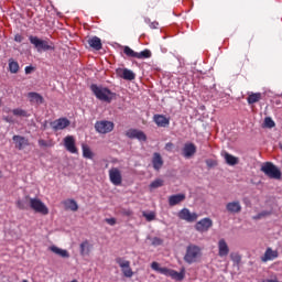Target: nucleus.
I'll return each mask as SVG.
<instances>
[{"mask_svg": "<svg viewBox=\"0 0 282 282\" xmlns=\"http://www.w3.org/2000/svg\"><path fill=\"white\" fill-rule=\"evenodd\" d=\"M39 145L40 147H52V143H50V142L43 140V139H40L39 140Z\"/></svg>", "mask_w": 282, "mask_h": 282, "instance_id": "de8ad7c7", "label": "nucleus"}, {"mask_svg": "<svg viewBox=\"0 0 282 282\" xmlns=\"http://www.w3.org/2000/svg\"><path fill=\"white\" fill-rule=\"evenodd\" d=\"M90 89L95 94L96 98H98V100H102L104 102H109L113 98L111 90H109L108 88L91 85Z\"/></svg>", "mask_w": 282, "mask_h": 282, "instance_id": "20e7f679", "label": "nucleus"}, {"mask_svg": "<svg viewBox=\"0 0 282 282\" xmlns=\"http://www.w3.org/2000/svg\"><path fill=\"white\" fill-rule=\"evenodd\" d=\"M153 120L159 127H169L170 120L164 115H154Z\"/></svg>", "mask_w": 282, "mask_h": 282, "instance_id": "a878e982", "label": "nucleus"}, {"mask_svg": "<svg viewBox=\"0 0 282 282\" xmlns=\"http://www.w3.org/2000/svg\"><path fill=\"white\" fill-rule=\"evenodd\" d=\"M205 163L207 164L208 169H215V166L218 164L217 161L213 159H207Z\"/></svg>", "mask_w": 282, "mask_h": 282, "instance_id": "c03bdc74", "label": "nucleus"}, {"mask_svg": "<svg viewBox=\"0 0 282 282\" xmlns=\"http://www.w3.org/2000/svg\"><path fill=\"white\" fill-rule=\"evenodd\" d=\"M117 76L119 78H123V80H135V73L128 68H117L116 69Z\"/></svg>", "mask_w": 282, "mask_h": 282, "instance_id": "dca6fc26", "label": "nucleus"}, {"mask_svg": "<svg viewBox=\"0 0 282 282\" xmlns=\"http://www.w3.org/2000/svg\"><path fill=\"white\" fill-rule=\"evenodd\" d=\"M51 252H54V254H57L58 257H62V259H69V251L65 249H61L56 246L50 247Z\"/></svg>", "mask_w": 282, "mask_h": 282, "instance_id": "393cba45", "label": "nucleus"}, {"mask_svg": "<svg viewBox=\"0 0 282 282\" xmlns=\"http://www.w3.org/2000/svg\"><path fill=\"white\" fill-rule=\"evenodd\" d=\"M210 228H213V219L210 218H203L195 225V230H197V232H208Z\"/></svg>", "mask_w": 282, "mask_h": 282, "instance_id": "f8f14e48", "label": "nucleus"}, {"mask_svg": "<svg viewBox=\"0 0 282 282\" xmlns=\"http://www.w3.org/2000/svg\"><path fill=\"white\" fill-rule=\"evenodd\" d=\"M130 140H139L140 142H147V134L142 130L130 129L126 133Z\"/></svg>", "mask_w": 282, "mask_h": 282, "instance_id": "4468645a", "label": "nucleus"}, {"mask_svg": "<svg viewBox=\"0 0 282 282\" xmlns=\"http://www.w3.org/2000/svg\"><path fill=\"white\" fill-rule=\"evenodd\" d=\"M109 180L115 186L122 184V172L118 167H111L109 170Z\"/></svg>", "mask_w": 282, "mask_h": 282, "instance_id": "1a4fd4ad", "label": "nucleus"}, {"mask_svg": "<svg viewBox=\"0 0 282 282\" xmlns=\"http://www.w3.org/2000/svg\"><path fill=\"white\" fill-rule=\"evenodd\" d=\"M202 247L195 243H189L186 247L183 260L185 263H188V265H193V263H197L199 259H202Z\"/></svg>", "mask_w": 282, "mask_h": 282, "instance_id": "f257e3e1", "label": "nucleus"}, {"mask_svg": "<svg viewBox=\"0 0 282 282\" xmlns=\"http://www.w3.org/2000/svg\"><path fill=\"white\" fill-rule=\"evenodd\" d=\"M152 164H153L154 171H160V169L164 166V160L162 159V155L160 153L155 152L153 154Z\"/></svg>", "mask_w": 282, "mask_h": 282, "instance_id": "5701e85b", "label": "nucleus"}, {"mask_svg": "<svg viewBox=\"0 0 282 282\" xmlns=\"http://www.w3.org/2000/svg\"><path fill=\"white\" fill-rule=\"evenodd\" d=\"M63 204L66 210H73V213L78 210V203H76L74 199H66Z\"/></svg>", "mask_w": 282, "mask_h": 282, "instance_id": "c85d7f7f", "label": "nucleus"}, {"mask_svg": "<svg viewBox=\"0 0 282 282\" xmlns=\"http://www.w3.org/2000/svg\"><path fill=\"white\" fill-rule=\"evenodd\" d=\"M11 113L17 118H30V113H28V110H24L23 108H14L11 110Z\"/></svg>", "mask_w": 282, "mask_h": 282, "instance_id": "7c9ffc66", "label": "nucleus"}, {"mask_svg": "<svg viewBox=\"0 0 282 282\" xmlns=\"http://www.w3.org/2000/svg\"><path fill=\"white\" fill-rule=\"evenodd\" d=\"M150 28H152L153 30H155V28H158V22H153L150 24Z\"/></svg>", "mask_w": 282, "mask_h": 282, "instance_id": "864d4df0", "label": "nucleus"}, {"mask_svg": "<svg viewBox=\"0 0 282 282\" xmlns=\"http://www.w3.org/2000/svg\"><path fill=\"white\" fill-rule=\"evenodd\" d=\"M17 206L20 210H28V207L30 206V198L26 196L24 200H18Z\"/></svg>", "mask_w": 282, "mask_h": 282, "instance_id": "473e14b6", "label": "nucleus"}, {"mask_svg": "<svg viewBox=\"0 0 282 282\" xmlns=\"http://www.w3.org/2000/svg\"><path fill=\"white\" fill-rule=\"evenodd\" d=\"M88 45L93 47V50H96L97 52L102 50V41H100V37L94 36L88 40Z\"/></svg>", "mask_w": 282, "mask_h": 282, "instance_id": "b1692460", "label": "nucleus"}, {"mask_svg": "<svg viewBox=\"0 0 282 282\" xmlns=\"http://www.w3.org/2000/svg\"><path fill=\"white\" fill-rule=\"evenodd\" d=\"M173 149H175V144H173V142H167L165 144V151L171 152V151H173Z\"/></svg>", "mask_w": 282, "mask_h": 282, "instance_id": "49530a36", "label": "nucleus"}, {"mask_svg": "<svg viewBox=\"0 0 282 282\" xmlns=\"http://www.w3.org/2000/svg\"><path fill=\"white\" fill-rule=\"evenodd\" d=\"M4 122H14L12 117H3Z\"/></svg>", "mask_w": 282, "mask_h": 282, "instance_id": "603ef678", "label": "nucleus"}, {"mask_svg": "<svg viewBox=\"0 0 282 282\" xmlns=\"http://www.w3.org/2000/svg\"><path fill=\"white\" fill-rule=\"evenodd\" d=\"M226 212L229 213V215H239L241 213L242 207H241V200H231L228 202L225 205Z\"/></svg>", "mask_w": 282, "mask_h": 282, "instance_id": "9b49d317", "label": "nucleus"}, {"mask_svg": "<svg viewBox=\"0 0 282 282\" xmlns=\"http://www.w3.org/2000/svg\"><path fill=\"white\" fill-rule=\"evenodd\" d=\"M186 199V194H175L169 197V206H177Z\"/></svg>", "mask_w": 282, "mask_h": 282, "instance_id": "412c9836", "label": "nucleus"}, {"mask_svg": "<svg viewBox=\"0 0 282 282\" xmlns=\"http://www.w3.org/2000/svg\"><path fill=\"white\" fill-rule=\"evenodd\" d=\"M3 105V100L0 98V107Z\"/></svg>", "mask_w": 282, "mask_h": 282, "instance_id": "4d7b16f0", "label": "nucleus"}, {"mask_svg": "<svg viewBox=\"0 0 282 282\" xmlns=\"http://www.w3.org/2000/svg\"><path fill=\"white\" fill-rule=\"evenodd\" d=\"M162 243H164V240H162L161 238H152V246H162Z\"/></svg>", "mask_w": 282, "mask_h": 282, "instance_id": "a18cd8bd", "label": "nucleus"}, {"mask_svg": "<svg viewBox=\"0 0 282 282\" xmlns=\"http://www.w3.org/2000/svg\"><path fill=\"white\" fill-rule=\"evenodd\" d=\"M230 259L236 263V265H239V263H241V256L239 253H230Z\"/></svg>", "mask_w": 282, "mask_h": 282, "instance_id": "a19ab883", "label": "nucleus"}, {"mask_svg": "<svg viewBox=\"0 0 282 282\" xmlns=\"http://www.w3.org/2000/svg\"><path fill=\"white\" fill-rule=\"evenodd\" d=\"M9 72L11 74H18L19 73V63L14 62L13 59L9 61Z\"/></svg>", "mask_w": 282, "mask_h": 282, "instance_id": "f704fd0d", "label": "nucleus"}, {"mask_svg": "<svg viewBox=\"0 0 282 282\" xmlns=\"http://www.w3.org/2000/svg\"><path fill=\"white\" fill-rule=\"evenodd\" d=\"M274 259H279V251L272 250V248H267L264 254L261 257V261L263 263H268V261H274Z\"/></svg>", "mask_w": 282, "mask_h": 282, "instance_id": "a211bd4d", "label": "nucleus"}, {"mask_svg": "<svg viewBox=\"0 0 282 282\" xmlns=\"http://www.w3.org/2000/svg\"><path fill=\"white\" fill-rule=\"evenodd\" d=\"M264 127H267V129H273V127H275L274 120H272L270 117H267L264 119Z\"/></svg>", "mask_w": 282, "mask_h": 282, "instance_id": "79ce46f5", "label": "nucleus"}, {"mask_svg": "<svg viewBox=\"0 0 282 282\" xmlns=\"http://www.w3.org/2000/svg\"><path fill=\"white\" fill-rule=\"evenodd\" d=\"M260 171L264 173L267 177H270V180H281L282 177L281 170L276 167V165H274L272 162H265L261 166Z\"/></svg>", "mask_w": 282, "mask_h": 282, "instance_id": "7ed1b4c3", "label": "nucleus"}, {"mask_svg": "<svg viewBox=\"0 0 282 282\" xmlns=\"http://www.w3.org/2000/svg\"><path fill=\"white\" fill-rule=\"evenodd\" d=\"M64 147L68 153H78V148H76V139L73 135H67L64 138Z\"/></svg>", "mask_w": 282, "mask_h": 282, "instance_id": "2eb2a0df", "label": "nucleus"}, {"mask_svg": "<svg viewBox=\"0 0 282 282\" xmlns=\"http://www.w3.org/2000/svg\"><path fill=\"white\" fill-rule=\"evenodd\" d=\"M95 129L98 133H111L113 131V122L111 121H97Z\"/></svg>", "mask_w": 282, "mask_h": 282, "instance_id": "9d476101", "label": "nucleus"}, {"mask_svg": "<svg viewBox=\"0 0 282 282\" xmlns=\"http://www.w3.org/2000/svg\"><path fill=\"white\" fill-rule=\"evenodd\" d=\"M79 250L82 257H87L89 252H91V245H89V241L85 240L79 245Z\"/></svg>", "mask_w": 282, "mask_h": 282, "instance_id": "cd10ccee", "label": "nucleus"}, {"mask_svg": "<svg viewBox=\"0 0 282 282\" xmlns=\"http://www.w3.org/2000/svg\"><path fill=\"white\" fill-rule=\"evenodd\" d=\"M230 254V247H228V242H226V239L221 238L218 241V257H228Z\"/></svg>", "mask_w": 282, "mask_h": 282, "instance_id": "f3484780", "label": "nucleus"}, {"mask_svg": "<svg viewBox=\"0 0 282 282\" xmlns=\"http://www.w3.org/2000/svg\"><path fill=\"white\" fill-rule=\"evenodd\" d=\"M275 105H281V100H276V101H275Z\"/></svg>", "mask_w": 282, "mask_h": 282, "instance_id": "5fc2aeb1", "label": "nucleus"}, {"mask_svg": "<svg viewBox=\"0 0 282 282\" xmlns=\"http://www.w3.org/2000/svg\"><path fill=\"white\" fill-rule=\"evenodd\" d=\"M123 53L126 54V56H129V58H138V52L133 51L129 46L123 47Z\"/></svg>", "mask_w": 282, "mask_h": 282, "instance_id": "72a5a7b5", "label": "nucleus"}, {"mask_svg": "<svg viewBox=\"0 0 282 282\" xmlns=\"http://www.w3.org/2000/svg\"><path fill=\"white\" fill-rule=\"evenodd\" d=\"M69 124H72L69 119L59 118V119H56L55 121L51 122V129H53V131H63V129H67V127H69Z\"/></svg>", "mask_w": 282, "mask_h": 282, "instance_id": "ddd939ff", "label": "nucleus"}, {"mask_svg": "<svg viewBox=\"0 0 282 282\" xmlns=\"http://www.w3.org/2000/svg\"><path fill=\"white\" fill-rule=\"evenodd\" d=\"M28 98L30 99V102H35V105H43L44 102L43 96L39 93H29Z\"/></svg>", "mask_w": 282, "mask_h": 282, "instance_id": "bb28decb", "label": "nucleus"}, {"mask_svg": "<svg viewBox=\"0 0 282 282\" xmlns=\"http://www.w3.org/2000/svg\"><path fill=\"white\" fill-rule=\"evenodd\" d=\"M32 72H34V67H32V66L25 67V74H32Z\"/></svg>", "mask_w": 282, "mask_h": 282, "instance_id": "3c124183", "label": "nucleus"}, {"mask_svg": "<svg viewBox=\"0 0 282 282\" xmlns=\"http://www.w3.org/2000/svg\"><path fill=\"white\" fill-rule=\"evenodd\" d=\"M161 274L165 276H171L174 281H184V276H186V269H182L181 272H177L173 269H163L161 270Z\"/></svg>", "mask_w": 282, "mask_h": 282, "instance_id": "423d86ee", "label": "nucleus"}, {"mask_svg": "<svg viewBox=\"0 0 282 282\" xmlns=\"http://www.w3.org/2000/svg\"><path fill=\"white\" fill-rule=\"evenodd\" d=\"M221 155L225 159L226 164H228L229 166H237V164H239V158L228 152H223Z\"/></svg>", "mask_w": 282, "mask_h": 282, "instance_id": "4be33fe9", "label": "nucleus"}, {"mask_svg": "<svg viewBox=\"0 0 282 282\" xmlns=\"http://www.w3.org/2000/svg\"><path fill=\"white\" fill-rule=\"evenodd\" d=\"M262 98L261 93H251L249 94L248 98H247V102L248 105H254L257 102H259Z\"/></svg>", "mask_w": 282, "mask_h": 282, "instance_id": "c756f323", "label": "nucleus"}, {"mask_svg": "<svg viewBox=\"0 0 282 282\" xmlns=\"http://www.w3.org/2000/svg\"><path fill=\"white\" fill-rule=\"evenodd\" d=\"M119 215H121L122 217H131V215H133V210H131L130 208H121L119 209Z\"/></svg>", "mask_w": 282, "mask_h": 282, "instance_id": "c9c22d12", "label": "nucleus"}, {"mask_svg": "<svg viewBox=\"0 0 282 282\" xmlns=\"http://www.w3.org/2000/svg\"><path fill=\"white\" fill-rule=\"evenodd\" d=\"M13 142L15 144V149H19V151H23V149L30 144L28 139L21 135H13Z\"/></svg>", "mask_w": 282, "mask_h": 282, "instance_id": "aec40b11", "label": "nucleus"}, {"mask_svg": "<svg viewBox=\"0 0 282 282\" xmlns=\"http://www.w3.org/2000/svg\"><path fill=\"white\" fill-rule=\"evenodd\" d=\"M14 41H15L17 43H22V42H23V37L21 36V34H17V35L14 36Z\"/></svg>", "mask_w": 282, "mask_h": 282, "instance_id": "8fccbe9b", "label": "nucleus"}, {"mask_svg": "<svg viewBox=\"0 0 282 282\" xmlns=\"http://www.w3.org/2000/svg\"><path fill=\"white\" fill-rule=\"evenodd\" d=\"M82 149H83V156L86 158V160L94 159V152H91V148H89V145L83 143Z\"/></svg>", "mask_w": 282, "mask_h": 282, "instance_id": "2f4dec72", "label": "nucleus"}, {"mask_svg": "<svg viewBox=\"0 0 282 282\" xmlns=\"http://www.w3.org/2000/svg\"><path fill=\"white\" fill-rule=\"evenodd\" d=\"M161 186H164V181L158 178L155 181H153L151 184H150V188H161Z\"/></svg>", "mask_w": 282, "mask_h": 282, "instance_id": "4c0bfd02", "label": "nucleus"}, {"mask_svg": "<svg viewBox=\"0 0 282 282\" xmlns=\"http://www.w3.org/2000/svg\"><path fill=\"white\" fill-rule=\"evenodd\" d=\"M177 216L183 221H187V224H193V221H197V218L199 217L197 213H191L188 208H183L181 212H178Z\"/></svg>", "mask_w": 282, "mask_h": 282, "instance_id": "6e6552de", "label": "nucleus"}, {"mask_svg": "<svg viewBox=\"0 0 282 282\" xmlns=\"http://www.w3.org/2000/svg\"><path fill=\"white\" fill-rule=\"evenodd\" d=\"M142 216L145 217L147 221H154L155 219V213L154 212H142Z\"/></svg>", "mask_w": 282, "mask_h": 282, "instance_id": "58836bf2", "label": "nucleus"}, {"mask_svg": "<svg viewBox=\"0 0 282 282\" xmlns=\"http://www.w3.org/2000/svg\"><path fill=\"white\" fill-rule=\"evenodd\" d=\"M272 215V212L263 210L259 213L258 215L253 216V219H263V217H270Z\"/></svg>", "mask_w": 282, "mask_h": 282, "instance_id": "e433bc0d", "label": "nucleus"}, {"mask_svg": "<svg viewBox=\"0 0 282 282\" xmlns=\"http://www.w3.org/2000/svg\"><path fill=\"white\" fill-rule=\"evenodd\" d=\"M29 41L32 45H34L35 50L37 52H50L54 50V43L47 41V40H41L37 36L31 35L29 37Z\"/></svg>", "mask_w": 282, "mask_h": 282, "instance_id": "f03ea898", "label": "nucleus"}, {"mask_svg": "<svg viewBox=\"0 0 282 282\" xmlns=\"http://www.w3.org/2000/svg\"><path fill=\"white\" fill-rule=\"evenodd\" d=\"M116 218H106V224H109V226H116Z\"/></svg>", "mask_w": 282, "mask_h": 282, "instance_id": "09e8293b", "label": "nucleus"}, {"mask_svg": "<svg viewBox=\"0 0 282 282\" xmlns=\"http://www.w3.org/2000/svg\"><path fill=\"white\" fill-rule=\"evenodd\" d=\"M29 206L35 213H40V215H50V209L39 198H30L29 199Z\"/></svg>", "mask_w": 282, "mask_h": 282, "instance_id": "39448f33", "label": "nucleus"}, {"mask_svg": "<svg viewBox=\"0 0 282 282\" xmlns=\"http://www.w3.org/2000/svg\"><path fill=\"white\" fill-rule=\"evenodd\" d=\"M151 268H152V270H155L156 272H160V274H162V270L167 269V268H160V263H158V262H152Z\"/></svg>", "mask_w": 282, "mask_h": 282, "instance_id": "37998d69", "label": "nucleus"}, {"mask_svg": "<svg viewBox=\"0 0 282 282\" xmlns=\"http://www.w3.org/2000/svg\"><path fill=\"white\" fill-rule=\"evenodd\" d=\"M1 177H3V172L2 171H0V180H1Z\"/></svg>", "mask_w": 282, "mask_h": 282, "instance_id": "6e6d98bb", "label": "nucleus"}, {"mask_svg": "<svg viewBox=\"0 0 282 282\" xmlns=\"http://www.w3.org/2000/svg\"><path fill=\"white\" fill-rule=\"evenodd\" d=\"M116 263L121 268V271L124 276L131 279L133 276V270H131V262L123 260L122 258H117Z\"/></svg>", "mask_w": 282, "mask_h": 282, "instance_id": "0eeeda50", "label": "nucleus"}, {"mask_svg": "<svg viewBox=\"0 0 282 282\" xmlns=\"http://www.w3.org/2000/svg\"><path fill=\"white\" fill-rule=\"evenodd\" d=\"M137 58H151V52L149 50H144L140 53H137Z\"/></svg>", "mask_w": 282, "mask_h": 282, "instance_id": "ea45409f", "label": "nucleus"}, {"mask_svg": "<svg viewBox=\"0 0 282 282\" xmlns=\"http://www.w3.org/2000/svg\"><path fill=\"white\" fill-rule=\"evenodd\" d=\"M195 153H197V147H195L194 143H185L183 148V158H193Z\"/></svg>", "mask_w": 282, "mask_h": 282, "instance_id": "6ab92c4d", "label": "nucleus"}]
</instances>
